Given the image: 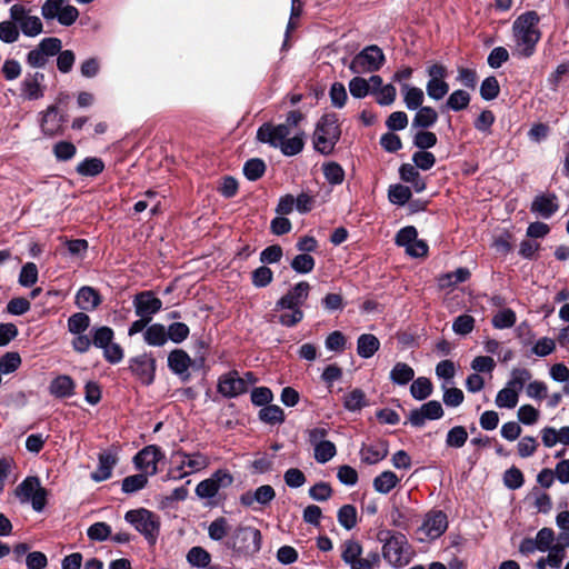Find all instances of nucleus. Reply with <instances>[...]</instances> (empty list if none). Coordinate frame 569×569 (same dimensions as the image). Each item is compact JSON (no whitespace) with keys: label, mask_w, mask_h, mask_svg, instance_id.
<instances>
[{"label":"nucleus","mask_w":569,"mask_h":569,"mask_svg":"<svg viewBox=\"0 0 569 569\" xmlns=\"http://www.w3.org/2000/svg\"><path fill=\"white\" fill-rule=\"evenodd\" d=\"M253 383L254 380L246 381L238 371H229L219 378L218 391L227 398H233L244 393L248 387Z\"/></svg>","instance_id":"nucleus-11"},{"label":"nucleus","mask_w":569,"mask_h":569,"mask_svg":"<svg viewBox=\"0 0 569 569\" xmlns=\"http://www.w3.org/2000/svg\"><path fill=\"white\" fill-rule=\"evenodd\" d=\"M116 465V458L111 453H101L99 456V466L91 475V478L97 481H103L111 477L112 469Z\"/></svg>","instance_id":"nucleus-28"},{"label":"nucleus","mask_w":569,"mask_h":569,"mask_svg":"<svg viewBox=\"0 0 569 569\" xmlns=\"http://www.w3.org/2000/svg\"><path fill=\"white\" fill-rule=\"evenodd\" d=\"M516 313L511 309H502L499 310L492 317V326L496 329H508L511 328L516 323Z\"/></svg>","instance_id":"nucleus-40"},{"label":"nucleus","mask_w":569,"mask_h":569,"mask_svg":"<svg viewBox=\"0 0 569 569\" xmlns=\"http://www.w3.org/2000/svg\"><path fill=\"white\" fill-rule=\"evenodd\" d=\"M540 18L536 11H526L512 23L513 54L520 58H529L536 52V47L541 38L538 29Z\"/></svg>","instance_id":"nucleus-1"},{"label":"nucleus","mask_w":569,"mask_h":569,"mask_svg":"<svg viewBox=\"0 0 569 569\" xmlns=\"http://www.w3.org/2000/svg\"><path fill=\"white\" fill-rule=\"evenodd\" d=\"M310 291V284L306 281L297 283L276 303V309L300 308L307 300Z\"/></svg>","instance_id":"nucleus-14"},{"label":"nucleus","mask_w":569,"mask_h":569,"mask_svg":"<svg viewBox=\"0 0 569 569\" xmlns=\"http://www.w3.org/2000/svg\"><path fill=\"white\" fill-rule=\"evenodd\" d=\"M291 268L298 273H309L315 268V259L307 253L298 254L292 259Z\"/></svg>","instance_id":"nucleus-53"},{"label":"nucleus","mask_w":569,"mask_h":569,"mask_svg":"<svg viewBox=\"0 0 569 569\" xmlns=\"http://www.w3.org/2000/svg\"><path fill=\"white\" fill-rule=\"evenodd\" d=\"M188 335L189 328L186 323L182 322H173L167 330V338L171 339L176 343L183 341Z\"/></svg>","instance_id":"nucleus-63"},{"label":"nucleus","mask_w":569,"mask_h":569,"mask_svg":"<svg viewBox=\"0 0 569 569\" xmlns=\"http://www.w3.org/2000/svg\"><path fill=\"white\" fill-rule=\"evenodd\" d=\"M385 541L382 548L383 558L395 567L408 565L412 558V551L407 538L402 533H393Z\"/></svg>","instance_id":"nucleus-6"},{"label":"nucleus","mask_w":569,"mask_h":569,"mask_svg":"<svg viewBox=\"0 0 569 569\" xmlns=\"http://www.w3.org/2000/svg\"><path fill=\"white\" fill-rule=\"evenodd\" d=\"M100 301L99 293L91 287H82L76 295V305L82 310H93Z\"/></svg>","instance_id":"nucleus-23"},{"label":"nucleus","mask_w":569,"mask_h":569,"mask_svg":"<svg viewBox=\"0 0 569 569\" xmlns=\"http://www.w3.org/2000/svg\"><path fill=\"white\" fill-rule=\"evenodd\" d=\"M338 521L347 530L357 523V510L352 505H345L338 511Z\"/></svg>","instance_id":"nucleus-47"},{"label":"nucleus","mask_w":569,"mask_h":569,"mask_svg":"<svg viewBox=\"0 0 569 569\" xmlns=\"http://www.w3.org/2000/svg\"><path fill=\"white\" fill-rule=\"evenodd\" d=\"M539 416V411L531 405H522L517 412L519 421L527 426L536 423Z\"/></svg>","instance_id":"nucleus-61"},{"label":"nucleus","mask_w":569,"mask_h":569,"mask_svg":"<svg viewBox=\"0 0 569 569\" xmlns=\"http://www.w3.org/2000/svg\"><path fill=\"white\" fill-rule=\"evenodd\" d=\"M104 168L103 162L98 158H88L80 162L77 167L78 173L81 176L93 177L99 174Z\"/></svg>","instance_id":"nucleus-38"},{"label":"nucleus","mask_w":569,"mask_h":569,"mask_svg":"<svg viewBox=\"0 0 569 569\" xmlns=\"http://www.w3.org/2000/svg\"><path fill=\"white\" fill-rule=\"evenodd\" d=\"M38 280V268L33 262L26 263L20 272L19 282L23 287H30Z\"/></svg>","instance_id":"nucleus-59"},{"label":"nucleus","mask_w":569,"mask_h":569,"mask_svg":"<svg viewBox=\"0 0 569 569\" xmlns=\"http://www.w3.org/2000/svg\"><path fill=\"white\" fill-rule=\"evenodd\" d=\"M266 170V164L261 159H250L243 166V173L247 179L254 181L259 179Z\"/></svg>","instance_id":"nucleus-52"},{"label":"nucleus","mask_w":569,"mask_h":569,"mask_svg":"<svg viewBox=\"0 0 569 569\" xmlns=\"http://www.w3.org/2000/svg\"><path fill=\"white\" fill-rule=\"evenodd\" d=\"M376 100L380 106H390L397 97L396 88L392 84H386L376 91Z\"/></svg>","instance_id":"nucleus-64"},{"label":"nucleus","mask_w":569,"mask_h":569,"mask_svg":"<svg viewBox=\"0 0 569 569\" xmlns=\"http://www.w3.org/2000/svg\"><path fill=\"white\" fill-rule=\"evenodd\" d=\"M290 136L288 124H263L257 132L259 141L269 143L274 148H280L284 156L298 154L303 148V137L301 134Z\"/></svg>","instance_id":"nucleus-2"},{"label":"nucleus","mask_w":569,"mask_h":569,"mask_svg":"<svg viewBox=\"0 0 569 569\" xmlns=\"http://www.w3.org/2000/svg\"><path fill=\"white\" fill-rule=\"evenodd\" d=\"M148 482V476L144 473H138L126 477L122 481V491L126 493H133L146 487Z\"/></svg>","instance_id":"nucleus-49"},{"label":"nucleus","mask_w":569,"mask_h":569,"mask_svg":"<svg viewBox=\"0 0 569 569\" xmlns=\"http://www.w3.org/2000/svg\"><path fill=\"white\" fill-rule=\"evenodd\" d=\"M46 20H57L61 26H72L79 18V10L68 0H46L41 6Z\"/></svg>","instance_id":"nucleus-7"},{"label":"nucleus","mask_w":569,"mask_h":569,"mask_svg":"<svg viewBox=\"0 0 569 569\" xmlns=\"http://www.w3.org/2000/svg\"><path fill=\"white\" fill-rule=\"evenodd\" d=\"M210 466V458L199 451L186 452L177 450L171 455V468L169 475L173 479H182L197 473Z\"/></svg>","instance_id":"nucleus-4"},{"label":"nucleus","mask_w":569,"mask_h":569,"mask_svg":"<svg viewBox=\"0 0 569 569\" xmlns=\"http://www.w3.org/2000/svg\"><path fill=\"white\" fill-rule=\"evenodd\" d=\"M427 94L433 100H441L449 92V84L446 80H428L426 84Z\"/></svg>","instance_id":"nucleus-48"},{"label":"nucleus","mask_w":569,"mask_h":569,"mask_svg":"<svg viewBox=\"0 0 569 569\" xmlns=\"http://www.w3.org/2000/svg\"><path fill=\"white\" fill-rule=\"evenodd\" d=\"M276 311H281L278 320L282 326L286 327H293L303 318V312L300 308L291 307L284 309H276Z\"/></svg>","instance_id":"nucleus-41"},{"label":"nucleus","mask_w":569,"mask_h":569,"mask_svg":"<svg viewBox=\"0 0 569 569\" xmlns=\"http://www.w3.org/2000/svg\"><path fill=\"white\" fill-rule=\"evenodd\" d=\"M236 552L250 555L258 552L261 547V533L253 527H238L231 535L229 541Z\"/></svg>","instance_id":"nucleus-8"},{"label":"nucleus","mask_w":569,"mask_h":569,"mask_svg":"<svg viewBox=\"0 0 569 569\" xmlns=\"http://www.w3.org/2000/svg\"><path fill=\"white\" fill-rule=\"evenodd\" d=\"M133 305L136 309V315L138 317H143L149 320H151L152 316L157 313L162 307L161 300L154 297L149 291L137 295L133 300Z\"/></svg>","instance_id":"nucleus-15"},{"label":"nucleus","mask_w":569,"mask_h":569,"mask_svg":"<svg viewBox=\"0 0 569 569\" xmlns=\"http://www.w3.org/2000/svg\"><path fill=\"white\" fill-rule=\"evenodd\" d=\"M191 365L189 355L181 350H173L168 357L169 368L177 375H183L188 371Z\"/></svg>","instance_id":"nucleus-27"},{"label":"nucleus","mask_w":569,"mask_h":569,"mask_svg":"<svg viewBox=\"0 0 569 569\" xmlns=\"http://www.w3.org/2000/svg\"><path fill=\"white\" fill-rule=\"evenodd\" d=\"M229 530H230V527L228 525L227 519L221 517V518L213 520L210 523V526L208 528V533L211 539L221 540L227 536Z\"/></svg>","instance_id":"nucleus-56"},{"label":"nucleus","mask_w":569,"mask_h":569,"mask_svg":"<svg viewBox=\"0 0 569 569\" xmlns=\"http://www.w3.org/2000/svg\"><path fill=\"white\" fill-rule=\"evenodd\" d=\"M130 369L144 385H150L154 379L156 362L148 355H141L132 359Z\"/></svg>","instance_id":"nucleus-17"},{"label":"nucleus","mask_w":569,"mask_h":569,"mask_svg":"<svg viewBox=\"0 0 569 569\" xmlns=\"http://www.w3.org/2000/svg\"><path fill=\"white\" fill-rule=\"evenodd\" d=\"M388 445L385 441H378L363 446L360 450L361 461L367 465H376L383 460L388 455Z\"/></svg>","instance_id":"nucleus-20"},{"label":"nucleus","mask_w":569,"mask_h":569,"mask_svg":"<svg viewBox=\"0 0 569 569\" xmlns=\"http://www.w3.org/2000/svg\"><path fill=\"white\" fill-rule=\"evenodd\" d=\"M10 19L16 23V26H20L27 19L31 18V8L27 7L23 2H18L11 6L10 10Z\"/></svg>","instance_id":"nucleus-55"},{"label":"nucleus","mask_w":569,"mask_h":569,"mask_svg":"<svg viewBox=\"0 0 569 569\" xmlns=\"http://www.w3.org/2000/svg\"><path fill=\"white\" fill-rule=\"evenodd\" d=\"M361 552L362 548L359 542L348 540L343 545L342 559L347 563L351 565L360 557Z\"/></svg>","instance_id":"nucleus-62"},{"label":"nucleus","mask_w":569,"mask_h":569,"mask_svg":"<svg viewBox=\"0 0 569 569\" xmlns=\"http://www.w3.org/2000/svg\"><path fill=\"white\" fill-rule=\"evenodd\" d=\"M557 210V197L551 193L537 196L531 204V211L538 213L542 218L551 217Z\"/></svg>","instance_id":"nucleus-21"},{"label":"nucleus","mask_w":569,"mask_h":569,"mask_svg":"<svg viewBox=\"0 0 569 569\" xmlns=\"http://www.w3.org/2000/svg\"><path fill=\"white\" fill-rule=\"evenodd\" d=\"M90 326V318L83 312L72 315L68 319V330L72 335L83 333Z\"/></svg>","instance_id":"nucleus-42"},{"label":"nucleus","mask_w":569,"mask_h":569,"mask_svg":"<svg viewBox=\"0 0 569 569\" xmlns=\"http://www.w3.org/2000/svg\"><path fill=\"white\" fill-rule=\"evenodd\" d=\"M167 330L164 326L156 323L147 328L144 340L150 346H162L167 342Z\"/></svg>","instance_id":"nucleus-35"},{"label":"nucleus","mask_w":569,"mask_h":569,"mask_svg":"<svg viewBox=\"0 0 569 569\" xmlns=\"http://www.w3.org/2000/svg\"><path fill=\"white\" fill-rule=\"evenodd\" d=\"M410 392L415 399L423 400L431 395L432 383L428 378L419 377L412 382Z\"/></svg>","instance_id":"nucleus-37"},{"label":"nucleus","mask_w":569,"mask_h":569,"mask_svg":"<svg viewBox=\"0 0 569 569\" xmlns=\"http://www.w3.org/2000/svg\"><path fill=\"white\" fill-rule=\"evenodd\" d=\"M124 519L133 526L149 543H156L160 531V520L156 513L148 509L139 508L127 511Z\"/></svg>","instance_id":"nucleus-5"},{"label":"nucleus","mask_w":569,"mask_h":569,"mask_svg":"<svg viewBox=\"0 0 569 569\" xmlns=\"http://www.w3.org/2000/svg\"><path fill=\"white\" fill-rule=\"evenodd\" d=\"M388 197L392 203L403 206L411 198V190L402 184H393L389 188Z\"/></svg>","instance_id":"nucleus-51"},{"label":"nucleus","mask_w":569,"mask_h":569,"mask_svg":"<svg viewBox=\"0 0 569 569\" xmlns=\"http://www.w3.org/2000/svg\"><path fill=\"white\" fill-rule=\"evenodd\" d=\"M470 276V272L467 268H459L453 272H448L439 277L438 283L439 287L445 289L449 287H453L460 282H465Z\"/></svg>","instance_id":"nucleus-33"},{"label":"nucleus","mask_w":569,"mask_h":569,"mask_svg":"<svg viewBox=\"0 0 569 569\" xmlns=\"http://www.w3.org/2000/svg\"><path fill=\"white\" fill-rule=\"evenodd\" d=\"M341 130L335 113L323 114L317 122L312 142L317 151L330 154L340 139Z\"/></svg>","instance_id":"nucleus-3"},{"label":"nucleus","mask_w":569,"mask_h":569,"mask_svg":"<svg viewBox=\"0 0 569 569\" xmlns=\"http://www.w3.org/2000/svg\"><path fill=\"white\" fill-rule=\"evenodd\" d=\"M19 31H21L26 37L34 38L43 32V23L38 16H32L27 19L20 26H18Z\"/></svg>","instance_id":"nucleus-43"},{"label":"nucleus","mask_w":569,"mask_h":569,"mask_svg":"<svg viewBox=\"0 0 569 569\" xmlns=\"http://www.w3.org/2000/svg\"><path fill=\"white\" fill-rule=\"evenodd\" d=\"M401 93L403 96V102L409 110H417L422 107L425 93L421 88L402 83Z\"/></svg>","instance_id":"nucleus-24"},{"label":"nucleus","mask_w":569,"mask_h":569,"mask_svg":"<svg viewBox=\"0 0 569 569\" xmlns=\"http://www.w3.org/2000/svg\"><path fill=\"white\" fill-rule=\"evenodd\" d=\"M322 171L327 181L331 184H340L345 179V171L337 162H327L322 166Z\"/></svg>","instance_id":"nucleus-39"},{"label":"nucleus","mask_w":569,"mask_h":569,"mask_svg":"<svg viewBox=\"0 0 569 569\" xmlns=\"http://www.w3.org/2000/svg\"><path fill=\"white\" fill-rule=\"evenodd\" d=\"M315 447V459L319 463H326L331 460L337 452L336 446L331 441L316 443Z\"/></svg>","instance_id":"nucleus-44"},{"label":"nucleus","mask_w":569,"mask_h":569,"mask_svg":"<svg viewBox=\"0 0 569 569\" xmlns=\"http://www.w3.org/2000/svg\"><path fill=\"white\" fill-rule=\"evenodd\" d=\"M379 348V339L371 333H363L357 340V352L361 358H371Z\"/></svg>","instance_id":"nucleus-25"},{"label":"nucleus","mask_w":569,"mask_h":569,"mask_svg":"<svg viewBox=\"0 0 569 569\" xmlns=\"http://www.w3.org/2000/svg\"><path fill=\"white\" fill-rule=\"evenodd\" d=\"M20 37L18 26L10 19L0 22V40L4 43H13Z\"/></svg>","instance_id":"nucleus-46"},{"label":"nucleus","mask_w":569,"mask_h":569,"mask_svg":"<svg viewBox=\"0 0 569 569\" xmlns=\"http://www.w3.org/2000/svg\"><path fill=\"white\" fill-rule=\"evenodd\" d=\"M500 87L495 77L486 78L480 87V94L485 100H492L498 97Z\"/></svg>","instance_id":"nucleus-58"},{"label":"nucleus","mask_w":569,"mask_h":569,"mask_svg":"<svg viewBox=\"0 0 569 569\" xmlns=\"http://www.w3.org/2000/svg\"><path fill=\"white\" fill-rule=\"evenodd\" d=\"M519 391L511 388L510 386L506 385L505 388H502L496 397V406L498 408H507L512 409L517 406L519 401Z\"/></svg>","instance_id":"nucleus-30"},{"label":"nucleus","mask_w":569,"mask_h":569,"mask_svg":"<svg viewBox=\"0 0 569 569\" xmlns=\"http://www.w3.org/2000/svg\"><path fill=\"white\" fill-rule=\"evenodd\" d=\"M413 377V369L405 362H397L390 371V379L397 385H406L411 381Z\"/></svg>","instance_id":"nucleus-32"},{"label":"nucleus","mask_w":569,"mask_h":569,"mask_svg":"<svg viewBox=\"0 0 569 569\" xmlns=\"http://www.w3.org/2000/svg\"><path fill=\"white\" fill-rule=\"evenodd\" d=\"M50 392L59 398L70 397L74 392V382L69 376H59L52 380Z\"/></svg>","instance_id":"nucleus-29"},{"label":"nucleus","mask_w":569,"mask_h":569,"mask_svg":"<svg viewBox=\"0 0 569 569\" xmlns=\"http://www.w3.org/2000/svg\"><path fill=\"white\" fill-rule=\"evenodd\" d=\"M438 120L437 111L431 107H420L412 120L413 127L429 128Z\"/></svg>","instance_id":"nucleus-31"},{"label":"nucleus","mask_w":569,"mask_h":569,"mask_svg":"<svg viewBox=\"0 0 569 569\" xmlns=\"http://www.w3.org/2000/svg\"><path fill=\"white\" fill-rule=\"evenodd\" d=\"M343 406L349 411H358L367 406L366 395L360 389H353L343 397Z\"/></svg>","instance_id":"nucleus-34"},{"label":"nucleus","mask_w":569,"mask_h":569,"mask_svg":"<svg viewBox=\"0 0 569 569\" xmlns=\"http://www.w3.org/2000/svg\"><path fill=\"white\" fill-rule=\"evenodd\" d=\"M16 495L21 502L31 501L36 511H41L46 506L47 490L41 487L37 477L26 478L16 489Z\"/></svg>","instance_id":"nucleus-10"},{"label":"nucleus","mask_w":569,"mask_h":569,"mask_svg":"<svg viewBox=\"0 0 569 569\" xmlns=\"http://www.w3.org/2000/svg\"><path fill=\"white\" fill-rule=\"evenodd\" d=\"M44 76L42 73H34L24 78L22 82V93L29 100L40 99L43 97V82Z\"/></svg>","instance_id":"nucleus-22"},{"label":"nucleus","mask_w":569,"mask_h":569,"mask_svg":"<svg viewBox=\"0 0 569 569\" xmlns=\"http://www.w3.org/2000/svg\"><path fill=\"white\" fill-rule=\"evenodd\" d=\"M443 416V409L439 401L431 400L418 410L410 412L409 420L416 427L422 426L426 420L439 419Z\"/></svg>","instance_id":"nucleus-18"},{"label":"nucleus","mask_w":569,"mask_h":569,"mask_svg":"<svg viewBox=\"0 0 569 569\" xmlns=\"http://www.w3.org/2000/svg\"><path fill=\"white\" fill-rule=\"evenodd\" d=\"M475 319L469 315H461L452 323V330L457 335H468L473 330Z\"/></svg>","instance_id":"nucleus-60"},{"label":"nucleus","mask_w":569,"mask_h":569,"mask_svg":"<svg viewBox=\"0 0 569 569\" xmlns=\"http://www.w3.org/2000/svg\"><path fill=\"white\" fill-rule=\"evenodd\" d=\"M164 455L157 446H147L134 456V465L146 476H153L158 472V462Z\"/></svg>","instance_id":"nucleus-12"},{"label":"nucleus","mask_w":569,"mask_h":569,"mask_svg":"<svg viewBox=\"0 0 569 569\" xmlns=\"http://www.w3.org/2000/svg\"><path fill=\"white\" fill-rule=\"evenodd\" d=\"M530 379H531V373L528 369L515 368L511 371L510 379L507 382V385L520 392L522 390L523 386Z\"/></svg>","instance_id":"nucleus-50"},{"label":"nucleus","mask_w":569,"mask_h":569,"mask_svg":"<svg viewBox=\"0 0 569 569\" xmlns=\"http://www.w3.org/2000/svg\"><path fill=\"white\" fill-rule=\"evenodd\" d=\"M447 526V516L442 511H431L426 516L420 533L426 539H437L446 531Z\"/></svg>","instance_id":"nucleus-13"},{"label":"nucleus","mask_w":569,"mask_h":569,"mask_svg":"<svg viewBox=\"0 0 569 569\" xmlns=\"http://www.w3.org/2000/svg\"><path fill=\"white\" fill-rule=\"evenodd\" d=\"M470 102V94L465 90H455L447 99V107L453 111L466 109Z\"/></svg>","instance_id":"nucleus-45"},{"label":"nucleus","mask_w":569,"mask_h":569,"mask_svg":"<svg viewBox=\"0 0 569 569\" xmlns=\"http://www.w3.org/2000/svg\"><path fill=\"white\" fill-rule=\"evenodd\" d=\"M399 481H400V479L395 472L387 470V471H383L380 475H378L373 479L372 485L377 492H379L381 495H387L393 488L397 487Z\"/></svg>","instance_id":"nucleus-26"},{"label":"nucleus","mask_w":569,"mask_h":569,"mask_svg":"<svg viewBox=\"0 0 569 569\" xmlns=\"http://www.w3.org/2000/svg\"><path fill=\"white\" fill-rule=\"evenodd\" d=\"M276 497L274 489L269 485L258 487L254 491H247L240 497V502L244 507L254 508V503L266 506Z\"/></svg>","instance_id":"nucleus-19"},{"label":"nucleus","mask_w":569,"mask_h":569,"mask_svg":"<svg viewBox=\"0 0 569 569\" xmlns=\"http://www.w3.org/2000/svg\"><path fill=\"white\" fill-rule=\"evenodd\" d=\"M187 560L196 567H206L210 562V555L201 547H193L187 555Z\"/></svg>","instance_id":"nucleus-57"},{"label":"nucleus","mask_w":569,"mask_h":569,"mask_svg":"<svg viewBox=\"0 0 569 569\" xmlns=\"http://www.w3.org/2000/svg\"><path fill=\"white\" fill-rule=\"evenodd\" d=\"M259 417L263 422L276 425L283 422L284 412L277 405H268L259 411Z\"/></svg>","instance_id":"nucleus-36"},{"label":"nucleus","mask_w":569,"mask_h":569,"mask_svg":"<svg viewBox=\"0 0 569 569\" xmlns=\"http://www.w3.org/2000/svg\"><path fill=\"white\" fill-rule=\"evenodd\" d=\"M64 121L63 116L58 112L57 107L50 106L41 114L40 127L43 134L53 137L62 132Z\"/></svg>","instance_id":"nucleus-16"},{"label":"nucleus","mask_w":569,"mask_h":569,"mask_svg":"<svg viewBox=\"0 0 569 569\" xmlns=\"http://www.w3.org/2000/svg\"><path fill=\"white\" fill-rule=\"evenodd\" d=\"M385 62V54L377 46H369L358 53L349 68L353 73H367L379 70Z\"/></svg>","instance_id":"nucleus-9"},{"label":"nucleus","mask_w":569,"mask_h":569,"mask_svg":"<svg viewBox=\"0 0 569 569\" xmlns=\"http://www.w3.org/2000/svg\"><path fill=\"white\" fill-rule=\"evenodd\" d=\"M467 439L468 433L466 429L461 426H457L449 430L446 443L449 447L460 448L466 443Z\"/></svg>","instance_id":"nucleus-54"}]
</instances>
